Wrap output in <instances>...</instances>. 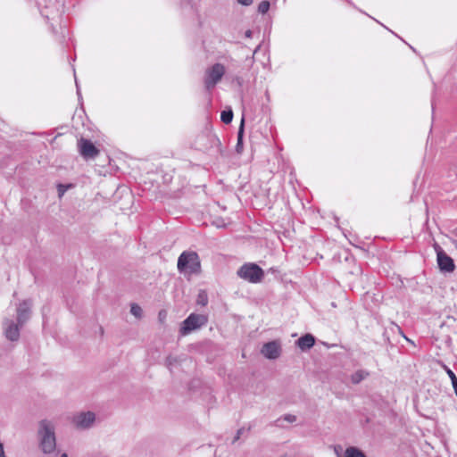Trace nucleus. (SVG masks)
I'll list each match as a JSON object with an SVG mask.
<instances>
[{"instance_id":"nucleus-24","label":"nucleus","mask_w":457,"mask_h":457,"mask_svg":"<svg viewBox=\"0 0 457 457\" xmlns=\"http://www.w3.org/2000/svg\"><path fill=\"white\" fill-rule=\"evenodd\" d=\"M243 432H244V428L238 429L237 432V436H235L233 442H236L237 440H238Z\"/></svg>"},{"instance_id":"nucleus-2","label":"nucleus","mask_w":457,"mask_h":457,"mask_svg":"<svg viewBox=\"0 0 457 457\" xmlns=\"http://www.w3.org/2000/svg\"><path fill=\"white\" fill-rule=\"evenodd\" d=\"M178 270L186 275L198 274L201 271V263L195 252H183L178 259Z\"/></svg>"},{"instance_id":"nucleus-3","label":"nucleus","mask_w":457,"mask_h":457,"mask_svg":"<svg viewBox=\"0 0 457 457\" xmlns=\"http://www.w3.org/2000/svg\"><path fill=\"white\" fill-rule=\"evenodd\" d=\"M41 15L46 20H55L62 17L64 5L62 0H38Z\"/></svg>"},{"instance_id":"nucleus-23","label":"nucleus","mask_w":457,"mask_h":457,"mask_svg":"<svg viewBox=\"0 0 457 457\" xmlns=\"http://www.w3.org/2000/svg\"><path fill=\"white\" fill-rule=\"evenodd\" d=\"M237 2L243 6H249L253 3V0H237Z\"/></svg>"},{"instance_id":"nucleus-25","label":"nucleus","mask_w":457,"mask_h":457,"mask_svg":"<svg viewBox=\"0 0 457 457\" xmlns=\"http://www.w3.org/2000/svg\"><path fill=\"white\" fill-rule=\"evenodd\" d=\"M243 432H244V428L238 429L237 432V436H235L233 442H236L237 440H238Z\"/></svg>"},{"instance_id":"nucleus-5","label":"nucleus","mask_w":457,"mask_h":457,"mask_svg":"<svg viewBox=\"0 0 457 457\" xmlns=\"http://www.w3.org/2000/svg\"><path fill=\"white\" fill-rule=\"evenodd\" d=\"M208 320L205 315L191 313L181 324L179 333L182 336L188 335L195 329H197L207 323Z\"/></svg>"},{"instance_id":"nucleus-22","label":"nucleus","mask_w":457,"mask_h":457,"mask_svg":"<svg viewBox=\"0 0 457 457\" xmlns=\"http://www.w3.org/2000/svg\"><path fill=\"white\" fill-rule=\"evenodd\" d=\"M282 419L290 423L295 422L296 420V417L295 415H291V414H286Z\"/></svg>"},{"instance_id":"nucleus-28","label":"nucleus","mask_w":457,"mask_h":457,"mask_svg":"<svg viewBox=\"0 0 457 457\" xmlns=\"http://www.w3.org/2000/svg\"><path fill=\"white\" fill-rule=\"evenodd\" d=\"M75 83H76V87H77V94H78L79 97H81L80 90H79V84H78L76 78H75Z\"/></svg>"},{"instance_id":"nucleus-1","label":"nucleus","mask_w":457,"mask_h":457,"mask_svg":"<svg viewBox=\"0 0 457 457\" xmlns=\"http://www.w3.org/2000/svg\"><path fill=\"white\" fill-rule=\"evenodd\" d=\"M39 446L46 454H50L55 451L56 438L54 427L50 420H42L38 428Z\"/></svg>"},{"instance_id":"nucleus-8","label":"nucleus","mask_w":457,"mask_h":457,"mask_svg":"<svg viewBox=\"0 0 457 457\" xmlns=\"http://www.w3.org/2000/svg\"><path fill=\"white\" fill-rule=\"evenodd\" d=\"M79 152L85 159H94L99 154V150L95 145L86 138H80L78 142Z\"/></svg>"},{"instance_id":"nucleus-4","label":"nucleus","mask_w":457,"mask_h":457,"mask_svg":"<svg viewBox=\"0 0 457 457\" xmlns=\"http://www.w3.org/2000/svg\"><path fill=\"white\" fill-rule=\"evenodd\" d=\"M237 276L250 283H260L264 278L263 270L256 263L248 262L243 264L237 272Z\"/></svg>"},{"instance_id":"nucleus-21","label":"nucleus","mask_w":457,"mask_h":457,"mask_svg":"<svg viewBox=\"0 0 457 457\" xmlns=\"http://www.w3.org/2000/svg\"><path fill=\"white\" fill-rule=\"evenodd\" d=\"M208 303L207 295L204 292H201L198 295L197 303L205 306Z\"/></svg>"},{"instance_id":"nucleus-12","label":"nucleus","mask_w":457,"mask_h":457,"mask_svg":"<svg viewBox=\"0 0 457 457\" xmlns=\"http://www.w3.org/2000/svg\"><path fill=\"white\" fill-rule=\"evenodd\" d=\"M315 339L311 334L304 335L297 340V345L302 350H307L314 345Z\"/></svg>"},{"instance_id":"nucleus-29","label":"nucleus","mask_w":457,"mask_h":457,"mask_svg":"<svg viewBox=\"0 0 457 457\" xmlns=\"http://www.w3.org/2000/svg\"><path fill=\"white\" fill-rule=\"evenodd\" d=\"M60 457H68L67 453H62Z\"/></svg>"},{"instance_id":"nucleus-7","label":"nucleus","mask_w":457,"mask_h":457,"mask_svg":"<svg viewBox=\"0 0 457 457\" xmlns=\"http://www.w3.org/2000/svg\"><path fill=\"white\" fill-rule=\"evenodd\" d=\"M434 248L436 253V262L439 270L444 273L453 272L455 270V264L453 258H451L437 244L434 245Z\"/></svg>"},{"instance_id":"nucleus-16","label":"nucleus","mask_w":457,"mask_h":457,"mask_svg":"<svg viewBox=\"0 0 457 457\" xmlns=\"http://www.w3.org/2000/svg\"><path fill=\"white\" fill-rule=\"evenodd\" d=\"M443 368L445 370V372L447 373L448 377L450 378L454 393L457 396V377L454 374V372L450 368H448L445 364H443Z\"/></svg>"},{"instance_id":"nucleus-13","label":"nucleus","mask_w":457,"mask_h":457,"mask_svg":"<svg viewBox=\"0 0 457 457\" xmlns=\"http://www.w3.org/2000/svg\"><path fill=\"white\" fill-rule=\"evenodd\" d=\"M5 337L11 341H17L20 337L19 326L12 322L5 329Z\"/></svg>"},{"instance_id":"nucleus-26","label":"nucleus","mask_w":457,"mask_h":457,"mask_svg":"<svg viewBox=\"0 0 457 457\" xmlns=\"http://www.w3.org/2000/svg\"><path fill=\"white\" fill-rule=\"evenodd\" d=\"M0 457H6L4 451V445L1 442H0Z\"/></svg>"},{"instance_id":"nucleus-14","label":"nucleus","mask_w":457,"mask_h":457,"mask_svg":"<svg viewBox=\"0 0 457 457\" xmlns=\"http://www.w3.org/2000/svg\"><path fill=\"white\" fill-rule=\"evenodd\" d=\"M244 124H245V118L242 117L241 124H240V127H239L238 131H237V145H236V152L238 154H241L243 153V150H244V145H243Z\"/></svg>"},{"instance_id":"nucleus-27","label":"nucleus","mask_w":457,"mask_h":457,"mask_svg":"<svg viewBox=\"0 0 457 457\" xmlns=\"http://www.w3.org/2000/svg\"><path fill=\"white\" fill-rule=\"evenodd\" d=\"M253 36V32L251 29H247L245 32V37H247V38H251Z\"/></svg>"},{"instance_id":"nucleus-6","label":"nucleus","mask_w":457,"mask_h":457,"mask_svg":"<svg viewBox=\"0 0 457 457\" xmlns=\"http://www.w3.org/2000/svg\"><path fill=\"white\" fill-rule=\"evenodd\" d=\"M225 73V67L221 63H215L207 70L204 77V86L207 90L212 89L221 79Z\"/></svg>"},{"instance_id":"nucleus-11","label":"nucleus","mask_w":457,"mask_h":457,"mask_svg":"<svg viewBox=\"0 0 457 457\" xmlns=\"http://www.w3.org/2000/svg\"><path fill=\"white\" fill-rule=\"evenodd\" d=\"M31 303L28 300L21 303L17 308V322L18 325L22 326L30 316Z\"/></svg>"},{"instance_id":"nucleus-30","label":"nucleus","mask_w":457,"mask_h":457,"mask_svg":"<svg viewBox=\"0 0 457 457\" xmlns=\"http://www.w3.org/2000/svg\"><path fill=\"white\" fill-rule=\"evenodd\" d=\"M349 4L353 5V3L351 0H345Z\"/></svg>"},{"instance_id":"nucleus-18","label":"nucleus","mask_w":457,"mask_h":457,"mask_svg":"<svg viewBox=\"0 0 457 457\" xmlns=\"http://www.w3.org/2000/svg\"><path fill=\"white\" fill-rule=\"evenodd\" d=\"M270 6V4L269 1H267V0L262 1L258 5V12L262 14H265L268 12Z\"/></svg>"},{"instance_id":"nucleus-9","label":"nucleus","mask_w":457,"mask_h":457,"mask_svg":"<svg viewBox=\"0 0 457 457\" xmlns=\"http://www.w3.org/2000/svg\"><path fill=\"white\" fill-rule=\"evenodd\" d=\"M96 420V415L92 411L80 412L73 418V422L78 428H90Z\"/></svg>"},{"instance_id":"nucleus-15","label":"nucleus","mask_w":457,"mask_h":457,"mask_svg":"<svg viewBox=\"0 0 457 457\" xmlns=\"http://www.w3.org/2000/svg\"><path fill=\"white\" fill-rule=\"evenodd\" d=\"M370 373L367 370H358L351 376V381L353 384H359L363 379H365L367 377H369Z\"/></svg>"},{"instance_id":"nucleus-10","label":"nucleus","mask_w":457,"mask_h":457,"mask_svg":"<svg viewBox=\"0 0 457 457\" xmlns=\"http://www.w3.org/2000/svg\"><path fill=\"white\" fill-rule=\"evenodd\" d=\"M261 353L267 359L275 360L281 353L280 345L276 341L268 342L262 345Z\"/></svg>"},{"instance_id":"nucleus-20","label":"nucleus","mask_w":457,"mask_h":457,"mask_svg":"<svg viewBox=\"0 0 457 457\" xmlns=\"http://www.w3.org/2000/svg\"><path fill=\"white\" fill-rule=\"evenodd\" d=\"M130 312L137 318H140L142 316V309L136 303L131 304Z\"/></svg>"},{"instance_id":"nucleus-19","label":"nucleus","mask_w":457,"mask_h":457,"mask_svg":"<svg viewBox=\"0 0 457 457\" xmlns=\"http://www.w3.org/2000/svg\"><path fill=\"white\" fill-rule=\"evenodd\" d=\"M73 187L72 184H59L57 186V190H58V196L59 197H62L65 192L69 189V188H71Z\"/></svg>"},{"instance_id":"nucleus-17","label":"nucleus","mask_w":457,"mask_h":457,"mask_svg":"<svg viewBox=\"0 0 457 457\" xmlns=\"http://www.w3.org/2000/svg\"><path fill=\"white\" fill-rule=\"evenodd\" d=\"M220 120L225 124H229L233 120V112L231 109H227L221 112Z\"/></svg>"}]
</instances>
